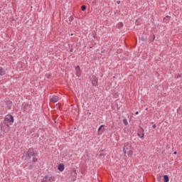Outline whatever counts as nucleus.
Here are the masks:
<instances>
[{"mask_svg":"<svg viewBox=\"0 0 182 182\" xmlns=\"http://www.w3.org/2000/svg\"><path fill=\"white\" fill-rule=\"evenodd\" d=\"M141 41H142V42H144L146 41V38L144 37H141Z\"/></svg>","mask_w":182,"mask_h":182,"instance_id":"obj_22","label":"nucleus"},{"mask_svg":"<svg viewBox=\"0 0 182 182\" xmlns=\"http://www.w3.org/2000/svg\"><path fill=\"white\" fill-rule=\"evenodd\" d=\"M173 154H177V152H176V151H175V152L173 153Z\"/></svg>","mask_w":182,"mask_h":182,"instance_id":"obj_29","label":"nucleus"},{"mask_svg":"<svg viewBox=\"0 0 182 182\" xmlns=\"http://www.w3.org/2000/svg\"><path fill=\"white\" fill-rule=\"evenodd\" d=\"M50 76V75H47L48 79H49Z\"/></svg>","mask_w":182,"mask_h":182,"instance_id":"obj_27","label":"nucleus"},{"mask_svg":"<svg viewBox=\"0 0 182 182\" xmlns=\"http://www.w3.org/2000/svg\"><path fill=\"white\" fill-rule=\"evenodd\" d=\"M75 75L77 77H80V75H82V72L80 71V67L77 66L75 68Z\"/></svg>","mask_w":182,"mask_h":182,"instance_id":"obj_5","label":"nucleus"},{"mask_svg":"<svg viewBox=\"0 0 182 182\" xmlns=\"http://www.w3.org/2000/svg\"><path fill=\"white\" fill-rule=\"evenodd\" d=\"M9 130V124L5 122H3L0 124V133L1 132H8Z\"/></svg>","mask_w":182,"mask_h":182,"instance_id":"obj_2","label":"nucleus"},{"mask_svg":"<svg viewBox=\"0 0 182 182\" xmlns=\"http://www.w3.org/2000/svg\"><path fill=\"white\" fill-rule=\"evenodd\" d=\"M92 85H93V86H97V79H95L92 81Z\"/></svg>","mask_w":182,"mask_h":182,"instance_id":"obj_13","label":"nucleus"},{"mask_svg":"<svg viewBox=\"0 0 182 182\" xmlns=\"http://www.w3.org/2000/svg\"><path fill=\"white\" fill-rule=\"evenodd\" d=\"M154 39H156V36H154L153 41H154Z\"/></svg>","mask_w":182,"mask_h":182,"instance_id":"obj_26","label":"nucleus"},{"mask_svg":"<svg viewBox=\"0 0 182 182\" xmlns=\"http://www.w3.org/2000/svg\"><path fill=\"white\" fill-rule=\"evenodd\" d=\"M102 53L105 52V50L102 51Z\"/></svg>","mask_w":182,"mask_h":182,"instance_id":"obj_31","label":"nucleus"},{"mask_svg":"<svg viewBox=\"0 0 182 182\" xmlns=\"http://www.w3.org/2000/svg\"><path fill=\"white\" fill-rule=\"evenodd\" d=\"M156 124H154V125L152 126V128H153V129H156Z\"/></svg>","mask_w":182,"mask_h":182,"instance_id":"obj_23","label":"nucleus"},{"mask_svg":"<svg viewBox=\"0 0 182 182\" xmlns=\"http://www.w3.org/2000/svg\"><path fill=\"white\" fill-rule=\"evenodd\" d=\"M164 182H168V181H169L168 176L164 175Z\"/></svg>","mask_w":182,"mask_h":182,"instance_id":"obj_11","label":"nucleus"},{"mask_svg":"<svg viewBox=\"0 0 182 182\" xmlns=\"http://www.w3.org/2000/svg\"><path fill=\"white\" fill-rule=\"evenodd\" d=\"M138 136H139V137H141V138L144 137V133H142V134L138 133Z\"/></svg>","mask_w":182,"mask_h":182,"instance_id":"obj_16","label":"nucleus"},{"mask_svg":"<svg viewBox=\"0 0 182 182\" xmlns=\"http://www.w3.org/2000/svg\"><path fill=\"white\" fill-rule=\"evenodd\" d=\"M36 157V154L33 152V149H29L28 153L26 154V159H31V156Z\"/></svg>","mask_w":182,"mask_h":182,"instance_id":"obj_4","label":"nucleus"},{"mask_svg":"<svg viewBox=\"0 0 182 182\" xmlns=\"http://www.w3.org/2000/svg\"><path fill=\"white\" fill-rule=\"evenodd\" d=\"M7 107L9 110H11V109H12V102H7Z\"/></svg>","mask_w":182,"mask_h":182,"instance_id":"obj_10","label":"nucleus"},{"mask_svg":"<svg viewBox=\"0 0 182 182\" xmlns=\"http://www.w3.org/2000/svg\"><path fill=\"white\" fill-rule=\"evenodd\" d=\"M58 170L59 171H63L65 170V166L63 164H60L58 166Z\"/></svg>","mask_w":182,"mask_h":182,"instance_id":"obj_9","label":"nucleus"},{"mask_svg":"<svg viewBox=\"0 0 182 182\" xmlns=\"http://www.w3.org/2000/svg\"><path fill=\"white\" fill-rule=\"evenodd\" d=\"M123 123L125 126H127V124H129V122H127V119H123Z\"/></svg>","mask_w":182,"mask_h":182,"instance_id":"obj_14","label":"nucleus"},{"mask_svg":"<svg viewBox=\"0 0 182 182\" xmlns=\"http://www.w3.org/2000/svg\"><path fill=\"white\" fill-rule=\"evenodd\" d=\"M124 154H127L128 156H132L133 154V146L129 143H126L123 149Z\"/></svg>","mask_w":182,"mask_h":182,"instance_id":"obj_1","label":"nucleus"},{"mask_svg":"<svg viewBox=\"0 0 182 182\" xmlns=\"http://www.w3.org/2000/svg\"><path fill=\"white\" fill-rule=\"evenodd\" d=\"M4 122L8 124L9 123H14V117L11 114H8L5 117Z\"/></svg>","mask_w":182,"mask_h":182,"instance_id":"obj_3","label":"nucleus"},{"mask_svg":"<svg viewBox=\"0 0 182 182\" xmlns=\"http://www.w3.org/2000/svg\"><path fill=\"white\" fill-rule=\"evenodd\" d=\"M6 73V71L2 67H0V76H4Z\"/></svg>","mask_w":182,"mask_h":182,"instance_id":"obj_8","label":"nucleus"},{"mask_svg":"<svg viewBox=\"0 0 182 182\" xmlns=\"http://www.w3.org/2000/svg\"><path fill=\"white\" fill-rule=\"evenodd\" d=\"M71 36H73V33H71Z\"/></svg>","mask_w":182,"mask_h":182,"instance_id":"obj_30","label":"nucleus"},{"mask_svg":"<svg viewBox=\"0 0 182 182\" xmlns=\"http://www.w3.org/2000/svg\"><path fill=\"white\" fill-rule=\"evenodd\" d=\"M135 114H139V112H135Z\"/></svg>","mask_w":182,"mask_h":182,"instance_id":"obj_28","label":"nucleus"},{"mask_svg":"<svg viewBox=\"0 0 182 182\" xmlns=\"http://www.w3.org/2000/svg\"><path fill=\"white\" fill-rule=\"evenodd\" d=\"M36 161H38V159L35 158V157H33V162L36 163Z\"/></svg>","mask_w":182,"mask_h":182,"instance_id":"obj_20","label":"nucleus"},{"mask_svg":"<svg viewBox=\"0 0 182 182\" xmlns=\"http://www.w3.org/2000/svg\"><path fill=\"white\" fill-rule=\"evenodd\" d=\"M118 28H123V23H119L118 24Z\"/></svg>","mask_w":182,"mask_h":182,"instance_id":"obj_19","label":"nucleus"},{"mask_svg":"<svg viewBox=\"0 0 182 182\" xmlns=\"http://www.w3.org/2000/svg\"><path fill=\"white\" fill-rule=\"evenodd\" d=\"M32 168V166H30L28 168V170H31Z\"/></svg>","mask_w":182,"mask_h":182,"instance_id":"obj_25","label":"nucleus"},{"mask_svg":"<svg viewBox=\"0 0 182 182\" xmlns=\"http://www.w3.org/2000/svg\"><path fill=\"white\" fill-rule=\"evenodd\" d=\"M41 182H48V175L45 176L43 178V180L41 181Z\"/></svg>","mask_w":182,"mask_h":182,"instance_id":"obj_12","label":"nucleus"},{"mask_svg":"<svg viewBox=\"0 0 182 182\" xmlns=\"http://www.w3.org/2000/svg\"><path fill=\"white\" fill-rule=\"evenodd\" d=\"M157 180H158V181H160V180H161V175L157 176Z\"/></svg>","mask_w":182,"mask_h":182,"instance_id":"obj_18","label":"nucleus"},{"mask_svg":"<svg viewBox=\"0 0 182 182\" xmlns=\"http://www.w3.org/2000/svg\"><path fill=\"white\" fill-rule=\"evenodd\" d=\"M81 9H82V11H86V6H82Z\"/></svg>","mask_w":182,"mask_h":182,"instance_id":"obj_17","label":"nucleus"},{"mask_svg":"<svg viewBox=\"0 0 182 182\" xmlns=\"http://www.w3.org/2000/svg\"><path fill=\"white\" fill-rule=\"evenodd\" d=\"M47 181L48 182H53V181H55V176H49V175H48Z\"/></svg>","mask_w":182,"mask_h":182,"instance_id":"obj_7","label":"nucleus"},{"mask_svg":"<svg viewBox=\"0 0 182 182\" xmlns=\"http://www.w3.org/2000/svg\"><path fill=\"white\" fill-rule=\"evenodd\" d=\"M103 127H105V125H101L99 129H98V133L100 132V130L103 131L102 129H103Z\"/></svg>","mask_w":182,"mask_h":182,"instance_id":"obj_15","label":"nucleus"},{"mask_svg":"<svg viewBox=\"0 0 182 182\" xmlns=\"http://www.w3.org/2000/svg\"><path fill=\"white\" fill-rule=\"evenodd\" d=\"M73 175H74V176H77V173H76V170L73 171Z\"/></svg>","mask_w":182,"mask_h":182,"instance_id":"obj_21","label":"nucleus"},{"mask_svg":"<svg viewBox=\"0 0 182 182\" xmlns=\"http://www.w3.org/2000/svg\"><path fill=\"white\" fill-rule=\"evenodd\" d=\"M117 4L118 5H119L120 1H117Z\"/></svg>","mask_w":182,"mask_h":182,"instance_id":"obj_24","label":"nucleus"},{"mask_svg":"<svg viewBox=\"0 0 182 182\" xmlns=\"http://www.w3.org/2000/svg\"><path fill=\"white\" fill-rule=\"evenodd\" d=\"M59 100V97L54 95L52 97V98H50V102H53L54 103H56Z\"/></svg>","mask_w":182,"mask_h":182,"instance_id":"obj_6","label":"nucleus"}]
</instances>
